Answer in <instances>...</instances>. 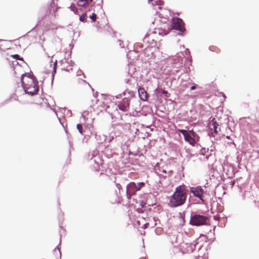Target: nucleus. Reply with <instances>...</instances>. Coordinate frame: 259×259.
<instances>
[{"mask_svg": "<svg viewBox=\"0 0 259 259\" xmlns=\"http://www.w3.org/2000/svg\"><path fill=\"white\" fill-rule=\"evenodd\" d=\"M28 77L30 78L32 80V82L34 86L38 84V81L36 78V77L33 74H28Z\"/></svg>", "mask_w": 259, "mask_h": 259, "instance_id": "aec40b11", "label": "nucleus"}, {"mask_svg": "<svg viewBox=\"0 0 259 259\" xmlns=\"http://www.w3.org/2000/svg\"><path fill=\"white\" fill-rule=\"evenodd\" d=\"M151 41H154V39H153V38H151Z\"/></svg>", "mask_w": 259, "mask_h": 259, "instance_id": "3c124183", "label": "nucleus"}, {"mask_svg": "<svg viewBox=\"0 0 259 259\" xmlns=\"http://www.w3.org/2000/svg\"><path fill=\"white\" fill-rule=\"evenodd\" d=\"M61 243V240H60V242H59V244Z\"/></svg>", "mask_w": 259, "mask_h": 259, "instance_id": "4d7b16f0", "label": "nucleus"}, {"mask_svg": "<svg viewBox=\"0 0 259 259\" xmlns=\"http://www.w3.org/2000/svg\"><path fill=\"white\" fill-rule=\"evenodd\" d=\"M214 148H214V146H210V152H213V151H214Z\"/></svg>", "mask_w": 259, "mask_h": 259, "instance_id": "4c0bfd02", "label": "nucleus"}, {"mask_svg": "<svg viewBox=\"0 0 259 259\" xmlns=\"http://www.w3.org/2000/svg\"><path fill=\"white\" fill-rule=\"evenodd\" d=\"M187 193L184 186H179L176 188L174 194L170 196L168 206L175 208L183 205L186 202Z\"/></svg>", "mask_w": 259, "mask_h": 259, "instance_id": "f257e3e1", "label": "nucleus"}, {"mask_svg": "<svg viewBox=\"0 0 259 259\" xmlns=\"http://www.w3.org/2000/svg\"><path fill=\"white\" fill-rule=\"evenodd\" d=\"M139 96L141 100L143 101H147L148 98V95L144 88H140L138 90Z\"/></svg>", "mask_w": 259, "mask_h": 259, "instance_id": "1a4fd4ad", "label": "nucleus"}, {"mask_svg": "<svg viewBox=\"0 0 259 259\" xmlns=\"http://www.w3.org/2000/svg\"><path fill=\"white\" fill-rule=\"evenodd\" d=\"M145 185L144 182L135 183L131 182L126 187V196L128 199L131 198L132 196L136 194L137 191H140L142 187Z\"/></svg>", "mask_w": 259, "mask_h": 259, "instance_id": "7ed1b4c3", "label": "nucleus"}, {"mask_svg": "<svg viewBox=\"0 0 259 259\" xmlns=\"http://www.w3.org/2000/svg\"><path fill=\"white\" fill-rule=\"evenodd\" d=\"M57 61L56 60L53 64V70L52 73V82L53 81L54 76L56 72V68H57Z\"/></svg>", "mask_w": 259, "mask_h": 259, "instance_id": "a211bd4d", "label": "nucleus"}, {"mask_svg": "<svg viewBox=\"0 0 259 259\" xmlns=\"http://www.w3.org/2000/svg\"><path fill=\"white\" fill-rule=\"evenodd\" d=\"M69 8L71 9V10L75 13V14H77V12H78V9H77V8H76V7L74 6V5L73 4H72L69 7Z\"/></svg>", "mask_w": 259, "mask_h": 259, "instance_id": "393cba45", "label": "nucleus"}, {"mask_svg": "<svg viewBox=\"0 0 259 259\" xmlns=\"http://www.w3.org/2000/svg\"><path fill=\"white\" fill-rule=\"evenodd\" d=\"M2 41V39H0V41Z\"/></svg>", "mask_w": 259, "mask_h": 259, "instance_id": "13d9d810", "label": "nucleus"}, {"mask_svg": "<svg viewBox=\"0 0 259 259\" xmlns=\"http://www.w3.org/2000/svg\"><path fill=\"white\" fill-rule=\"evenodd\" d=\"M119 45L121 48H123V46H122V44L120 43Z\"/></svg>", "mask_w": 259, "mask_h": 259, "instance_id": "a18cd8bd", "label": "nucleus"}, {"mask_svg": "<svg viewBox=\"0 0 259 259\" xmlns=\"http://www.w3.org/2000/svg\"><path fill=\"white\" fill-rule=\"evenodd\" d=\"M178 131L183 135L184 137H185V135H186L189 133L188 131L184 129H179Z\"/></svg>", "mask_w": 259, "mask_h": 259, "instance_id": "bb28decb", "label": "nucleus"}, {"mask_svg": "<svg viewBox=\"0 0 259 259\" xmlns=\"http://www.w3.org/2000/svg\"><path fill=\"white\" fill-rule=\"evenodd\" d=\"M188 132L189 134L195 140V142L196 141V140H199V136L193 130H190L188 131Z\"/></svg>", "mask_w": 259, "mask_h": 259, "instance_id": "4468645a", "label": "nucleus"}, {"mask_svg": "<svg viewBox=\"0 0 259 259\" xmlns=\"http://www.w3.org/2000/svg\"><path fill=\"white\" fill-rule=\"evenodd\" d=\"M22 88H23L24 90V92L26 94H28V91L27 90V89L25 87V84L24 85V86H22Z\"/></svg>", "mask_w": 259, "mask_h": 259, "instance_id": "f704fd0d", "label": "nucleus"}, {"mask_svg": "<svg viewBox=\"0 0 259 259\" xmlns=\"http://www.w3.org/2000/svg\"><path fill=\"white\" fill-rule=\"evenodd\" d=\"M147 135H148L147 136H149V133H147Z\"/></svg>", "mask_w": 259, "mask_h": 259, "instance_id": "864d4df0", "label": "nucleus"}, {"mask_svg": "<svg viewBox=\"0 0 259 259\" xmlns=\"http://www.w3.org/2000/svg\"><path fill=\"white\" fill-rule=\"evenodd\" d=\"M209 49L210 51H212V52L217 51V50H219V49L217 48H216L215 47H214V46L209 47Z\"/></svg>", "mask_w": 259, "mask_h": 259, "instance_id": "2f4dec72", "label": "nucleus"}, {"mask_svg": "<svg viewBox=\"0 0 259 259\" xmlns=\"http://www.w3.org/2000/svg\"><path fill=\"white\" fill-rule=\"evenodd\" d=\"M54 5V6H56V4L55 3V1L54 0H53V2H52V6Z\"/></svg>", "mask_w": 259, "mask_h": 259, "instance_id": "a19ab883", "label": "nucleus"}, {"mask_svg": "<svg viewBox=\"0 0 259 259\" xmlns=\"http://www.w3.org/2000/svg\"><path fill=\"white\" fill-rule=\"evenodd\" d=\"M148 47H149V45H147V46H145V49H146Z\"/></svg>", "mask_w": 259, "mask_h": 259, "instance_id": "09e8293b", "label": "nucleus"}, {"mask_svg": "<svg viewBox=\"0 0 259 259\" xmlns=\"http://www.w3.org/2000/svg\"><path fill=\"white\" fill-rule=\"evenodd\" d=\"M172 20L171 26L173 29L178 30V34L183 35L186 30L183 20L180 18H173Z\"/></svg>", "mask_w": 259, "mask_h": 259, "instance_id": "39448f33", "label": "nucleus"}, {"mask_svg": "<svg viewBox=\"0 0 259 259\" xmlns=\"http://www.w3.org/2000/svg\"><path fill=\"white\" fill-rule=\"evenodd\" d=\"M138 132H139V130L138 128H136L135 134H137Z\"/></svg>", "mask_w": 259, "mask_h": 259, "instance_id": "37998d69", "label": "nucleus"}, {"mask_svg": "<svg viewBox=\"0 0 259 259\" xmlns=\"http://www.w3.org/2000/svg\"><path fill=\"white\" fill-rule=\"evenodd\" d=\"M214 219L215 220H218V218L217 217H214Z\"/></svg>", "mask_w": 259, "mask_h": 259, "instance_id": "c03bdc74", "label": "nucleus"}, {"mask_svg": "<svg viewBox=\"0 0 259 259\" xmlns=\"http://www.w3.org/2000/svg\"><path fill=\"white\" fill-rule=\"evenodd\" d=\"M193 84H194V85L191 86L190 88L191 90H194L196 88L197 85L195 84V83H193Z\"/></svg>", "mask_w": 259, "mask_h": 259, "instance_id": "c9c22d12", "label": "nucleus"}, {"mask_svg": "<svg viewBox=\"0 0 259 259\" xmlns=\"http://www.w3.org/2000/svg\"><path fill=\"white\" fill-rule=\"evenodd\" d=\"M89 114V111H84L82 114L80 118V121L81 122H83V124L85 125V126H87L89 128H93V124H86V121L88 120V116ZM90 130V133L91 134L94 135V132L92 131L91 129Z\"/></svg>", "mask_w": 259, "mask_h": 259, "instance_id": "0eeeda50", "label": "nucleus"}, {"mask_svg": "<svg viewBox=\"0 0 259 259\" xmlns=\"http://www.w3.org/2000/svg\"><path fill=\"white\" fill-rule=\"evenodd\" d=\"M219 124L217 122L215 119L213 118L209 123V128L210 130H213L214 134H218L219 131L220 130L219 128Z\"/></svg>", "mask_w": 259, "mask_h": 259, "instance_id": "6e6552de", "label": "nucleus"}, {"mask_svg": "<svg viewBox=\"0 0 259 259\" xmlns=\"http://www.w3.org/2000/svg\"><path fill=\"white\" fill-rule=\"evenodd\" d=\"M69 145H70V146H71V147L72 146V145H71V144L70 142L69 143Z\"/></svg>", "mask_w": 259, "mask_h": 259, "instance_id": "5fc2aeb1", "label": "nucleus"}, {"mask_svg": "<svg viewBox=\"0 0 259 259\" xmlns=\"http://www.w3.org/2000/svg\"><path fill=\"white\" fill-rule=\"evenodd\" d=\"M11 56L12 58L15 59L16 60H20V61H22L23 63H24L23 58L20 57V56L19 55L15 54V55H12Z\"/></svg>", "mask_w": 259, "mask_h": 259, "instance_id": "5701e85b", "label": "nucleus"}, {"mask_svg": "<svg viewBox=\"0 0 259 259\" xmlns=\"http://www.w3.org/2000/svg\"><path fill=\"white\" fill-rule=\"evenodd\" d=\"M206 149L205 148H202L200 150V154L201 155H204L205 153H206Z\"/></svg>", "mask_w": 259, "mask_h": 259, "instance_id": "72a5a7b5", "label": "nucleus"}, {"mask_svg": "<svg viewBox=\"0 0 259 259\" xmlns=\"http://www.w3.org/2000/svg\"><path fill=\"white\" fill-rule=\"evenodd\" d=\"M153 130V128H151V131H152Z\"/></svg>", "mask_w": 259, "mask_h": 259, "instance_id": "6e6d98bb", "label": "nucleus"}, {"mask_svg": "<svg viewBox=\"0 0 259 259\" xmlns=\"http://www.w3.org/2000/svg\"><path fill=\"white\" fill-rule=\"evenodd\" d=\"M34 89L33 91H28V95L33 96L34 95L37 94L38 90H39L37 84L35 86L34 85Z\"/></svg>", "mask_w": 259, "mask_h": 259, "instance_id": "6ab92c4d", "label": "nucleus"}, {"mask_svg": "<svg viewBox=\"0 0 259 259\" xmlns=\"http://www.w3.org/2000/svg\"><path fill=\"white\" fill-rule=\"evenodd\" d=\"M159 170L161 171V170H160V169H159ZM161 171H162V172H164V173H166V171L165 170H164V169H162V170H161Z\"/></svg>", "mask_w": 259, "mask_h": 259, "instance_id": "79ce46f5", "label": "nucleus"}, {"mask_svg": "<svg viewBox=\"0 0 259 259\" xmlns=\"http://www.w3.org/2000/svg\"><path fill=\"white\" fill-rule=\"evenodd\" d=\"M113 139V136H110L108 139H105V140H108V142H110L112 141V140Z\"/></svg>", "mask_w": 259, "mask_h": 259, "instance_id": "e433bc0d", "label": "nucleus"}, {"mask_svg": "<svg viewBox=\"0 0 259 259\" xmlns=\"http://www.w3.org/2000/svg\"><path fill=\"white\" fill-rule=\"evenodd\" d=\"M26 75V73L22 74L20 77V81L21 82V85L24 86L25 85L24 82L23 81L24 77Z\"/></svg>", "mask_w": 259, "mask_h": 259, "instance_id": "c756f323", "label": "nucleus"}, {"mask_svg": "<svg viewBox=\"0 0 259 259\" xmlns=\"http://www.w3.org/2000/svg\"><path fill=\"white\" fill-rule=\"evenodd\" d=\"M116 186L117 187V188L119 190V194H120V190L122 189V187H121V186L120 185V184L119 183H116Z\"/></svg>", "mask_w": 259, "mask_h": 259, "instance_id": "473e14b6", "label": "nucleus"}, {"mask_svg": "<svg viewBox=\"0 0 259 259\" xmlns=\"http://www.w3.org/2000/svg\"><path fill=\"white\" fill-rule=\"evenodd\" d=\"M226 138L228 139H230V136H226Z\"/></svg>", "mask_w": 259, "mask_h": 259, "instance_id": "49530a36", "label": "nucleus"}, {"mask_svg": "<svg viewBox=\"0 0 259 259\" xmlns=\"http://www.w3.org/2000/svg\"><path fill=\"white\" fill-rule=\"evenodd\" d=\"M87 18V15L86 13H84L82 14L81 16L79 17V20L81 22H85Z\"/></svg>", "mask_w": 259, "mask_h": 259, "instance_id": "4be33fe9", "label": "nucleus"}, {"mask_svg": "<svg viewBox=\"0 0 259 259\" xmlns=\"http://www.w3.org/2000/svg\"><path fill=\"white\" fill-rule=\"evenodd\" d=\"M150 226V223H146L145 224H144V228H146L148 227V226Z\"/></svg>", "mask_w": 259, "mask_h": 259, "instance_id": "ea45409f", "label": "nucleus"}, {"mask_svg": "<svg viewBox=\"0 0 259 259\" xmlns=\"http://www.w3.org/2000/svg\"><path fill=\"white\" fill-rule=\"evenodd\" d=\"M15 62L17 64H18V62H17V61H15Z\"/></svg>", "mask_w": 259, "mask_h": 259, "instance_id": "603ef678", "label": "nucleus"}, {"mask_svg": "<svg viewBox=\"0 0 259 259\" xmlns=\"http://www.w3.org/2000/svg\"><path fill=\"white\" fill-rule=\"evenodd\" d=\"M154 3H155L153 4V5L159 6V9H161L160 6L163 5V2L161 0H158V1H155Z\"/></svg>", "mask_w": 259, "mask_h": 259, "instance_id": "a878e982", "label": "nucleus"}, {"mask_svg": "<svg viewBox=\"0 0 259 259\" xmlns=\"http://www.w3.org/2000/svg\"><path fill=\"white\" fill-rule=\"evenodd\" d=\"M208 218L205 216L195 213L191 214L190 224L192 226L206 225L208 224Z\"/></svg>", "mask_w": 259, "mask_h": 259, "instance_id": "20e7f679", "label": "nucleus"}, {"mask_svg": "<svg viewBox=\"0 0 259 259\" xmlns=\"http://www.w3.org/2000/svg\"><path fill=\"white\" fill-rule=\"evenodd\" d=\"M58 251V253L59 254V255H60V257H61V251H60V248L58 246H57L54 250V253L55 252H56L57 251Z\"/></svg>", "mask_w": 259, "mask_h": 259, "instance_id": "7c9ffc66", "label": "nucleus"}, {"mask_svg": "<svg viewBox=\"0 0 259 259\" xmlns=\"http://www.w3.org/2000/svg\"><path fill=\"white\" fill-rule=\"evenodd\" d=\"M221 94H223V97H224V98H226V96H225V95L224 94H223L222 93H221Z\"/></svg>", "mask_w": 259, "mask_h": 259, "instance_id": "8fccbe9b", "label": "nucleus"}, {"mask_svg": "<svg viewBox=\"0 0 259 259\" xmlns=\"http://www.w3.org/2000/svg\"><path fill=\"white\" fill-rule=\"evenodd\" d=\"M153 0H148V2L150 3L151 2L153 1Z\"/></svg>", "mask_w": 259, "mask_h": 259, "instance_id": "de8ad7c7", "label": "nucleus"}, {"mask_svg": "<svg viewBox=\"0 0 259 259\" xmlns=\"http://www.w3.org/2000/svg\"><path fill=\"white\" fill-rule=\"evenodd\" d=\"M150 35L146 34L143 38L144 43L149 44L150 42Z\"/></svg>", "mask_w": 259, "mask_h": 259, "instance_id": "b1692460", "label": "nucleus"}, {"mask_svg": "<svg viewBox=\"0 0 259 259\" xmlns=\"http://www.w3.org/2000/svg\"><path fill=\"white\" fill-rule=\"evenodd\" d=\"M185 140L188 142L191 145H195L196 144V142L195 140L191 137V136L188 133L186 135H185V137H184Z\"/></svg>", "mask_w": 259, "mask_h": 259, "instance_id": "f8f14e48", "label": "nucleus"}, {"mask_svg": "<svg viewBox=\"0 0 259 259\" xmlns=\"http://www.w3.org/2000/svg\"><path fill=\"white\" fill-rule=\"evenodd\" d=\"M198 244L197 242L194 241L191 243H186V252L188 253L192 252L196 248V246Z\"/></svg>", "mask_w": 259, "mask_h": 259, "instance_id": "9d476101", "label": "nucleus"}, {"mask_svg": "<svg viewBox=\"0 0 259 259\" xmlns=\"http://www.w3.org/2000/svg\"><path fill=\"white\" fill-rule=\"evenodd\" d=\"M92 1V0H79L77 2V5L81 8L83 7L87 8V7H89V3Z\"/></svg>", "mask_w": 259, "mask_h": 259, "instance_id": "9b49d317", "label": "nucleus"}, {"mask_svg": "<svg viewBox=\"0 0 259 259\" xmlns=\"http://www.w3.org/2000/svg\"><path fill=\"white\" fill-rule=\"evenodd\" d=\"M76 128L81 135H82L85 133H87V132L85 130H83L82 123L77 124L76 125Z\"/></svg>", "mask_w": 259, "mask_h": 259, "instance_id": "2eb2a0df", "label": "nucleus"}, {"mask_svg": "<svg viewBox=\"0 0 259 259\" xmlns=\"http://www.w3.org/2000/svg\"><path fill=\"white\" fill-rule=\"evenodd\" d=\"M122 96L125 97L118 102L117 107L120 110L123 112L127 111L130 109V98H132L135 96V92L131 90H125L122 94L116 96V98L119 99Z\"/></svg>", "mask_w": 259, "mask_h": 259, "instance_id": "f03ea898", "label": "nucleus"}, {"mask_svg": "<svg viewBox=\"0 0 259 259\" xmlns=\"http://www.w3.org/2000/svg\"><path fill=\"white\" fill-rule=\"evenodd\" d=\"M251 128L253 129L254 131H259V121L257 120H255L253 121V123L251 124Z\"/></svg>", "mask_w": 259, "mask_h": 259, "instance_id": "dca6fc26", "label": "nucleus"}, {"mask_svg": "<svg viewBox=\"0 0 259 259\" xmlns=\"http://www.w3.org/2000/svg\"><path fill=\"white\" fill-rule=\"evenodd\" d=\"M158 219L155 217H153L150 220H149V222L148 223H150V225L151 226V227H154V226H156V221Z\"/></svg>", "mask_w": 259, "mask_h": 259, "instance_id": "f3484780", "label": "nucleus"}, {"mask_svg": "<svg viewBox=\"0 0 259 259\" xmlns=\"http://www.w3.org/2000/svg\"><path fill=\"white\" fill-rule=\"evenodd\" d=\"M90 18L93 22H95L96 20L97 15L94 13H93L92 15L90 16Z\"/></svg>", "mask_w": 259, "mask_h": 259, "instance_id": "cd10ccee", "label": "nucleus"}, {"mask_svg": "<svg viewBox=\"0 0 259 259\" xmlns=\"http://www.w3.org/2000/svg\"><path fill=\"white\" fill-rule=\"evenodd\" d=\"M146 204H148V206H154V205H155V204H149L148 202H147L146 203H141V206H142V208H146Z\"/></svg>", "mask_w": 259, "mask_h": 259, "instance_id": "c85d7f7f", "label": "nucleus"}, {"mask_svg": "<svg viewBox=\"0 0 259 259\" xmlns=\"http://www.w3.org/2000/svg\"><path fill=\"white\" fill-rule=\"evenodd\" d=\"M82 136H83V138L82 139V142L87 143L90 139V135L88 134H87V133H85Z\"/></svg>", "mask_w": 259, "mask_h": 259, "instance_id": "412c9836", "label": "nucleus"}, {"mask_svg": "<svg viewBox=\"0 0 259 259\" xmlns=\"http://www.w3.org/2000/svg\"><path fill=\"white\" fill-rule=\"evenodd\" d=\"M91 161H93L98 166L101 163V160L99 156L93 155V158L91 159Z\"/></svg>", "mask_w": 259, "mask_h": 259, "instance_id": "ddd939ff", "label": "nucleus"}, {"mask_svg": "<svg viewBox=\"0 0 259 259\" xmlns=\"http://www.w3.org/2000/svg\"><path fill=\"white\" fill-rule=\"evenodd\" d=\"M190 191L193 194V196L199 198L202 203H204L205 200L204 199L203 194L204 191L200 186L196 187H190Z\"/></svg>", "mask_w": 259, "mask_h": 259, "instance_id": "423d86ee", "label": "nucleus"}, {"mask_svg": "<svg viewBox=\"0 0 259 259\" xmlns=\"http://www.w3.org/2000/svg\"><path fill=\"white\" fill-rule=\"evenodd\" d=\"M168 33L167 31H166L165 32H164L163 33L162 32H159V34L160 35H166Z\"/></svg>", "mask_w": 259, "mask_h": 259, "instance_id": "58836bf2", "label": "nucleus"}]
</instances>
